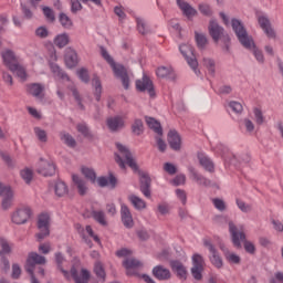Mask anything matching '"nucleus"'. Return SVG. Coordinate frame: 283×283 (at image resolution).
Segmentation results:
<instances>
[{"label": "nucleus", "instance_id": "1", "mask_svg": "<svg viewBox=\"0 0 283 283\" xmlns=\"http://www.w3.org/2000/svg\"><path fill=\"white\" fill-rule=\"evenodd\" d=\"M231 27L233 32L237 34V38L241 45H243L245 50H253V54L256 61H259V63H264V54H262V51L255 48V42L253 41V38L247 32V29L244 28V24H242V21L238 19H232Z\"/></svg>", "mask_w": 283, "mask_h": 283}, {"label": "nucleus", "instance_id": "2", "mask_svg": "<svg viewBox=\"0 0 283 283\" xmlns=\"http://www.w3.org/2000/svg\"><path fill=\"white\" fill-rule=\"evenodd\" d=\"M229 231L231 234L232 244L233 247H235V249H242L243 242V248L245 252L250 253V255H255V244L247 240V234L244 232L238 231V227H235V223H233V221L229 222Z\"/></svg>", "mask_w": 283, "mask_h": 283}, {"label": "nucleus", "instance_id": "3", "mask_svg": "<svg viewBox=\"0 0 283 283\" xmlns=\"http://www.w3.org/2000/svg\"><path fill=\"white\" fill-rule=\"evenodd\" d=\"M101 54L107 64L113 69L115 76L120 78L124 90H129V75L127 74V69L120 64L116 65V62H114L112 55H109L107 50L103 46L101 48Z\"/></svg>", "mask_w": 283, "mask_h": 283}, {"label": "nucleus", "instance_id": "4", "mask_svg": "<svg viewBox=\"0 0 283 283\" xmlns=\"http://www.w3.org/2000/svg\"><path fill=\"white\" fill-rule=\"evenodd\" d=\"M208 32L211 36V39L214 41V43H218L220 39H223L226 43V50L229 51V35H224V28H222L218 21L216 20H210L209 25H208Z\"/></svg>", "mask_w": 283, "mask_h": 283}, {"label": "nucleus", "instance_id": "5", "mask_svg": "<svg viewBox=\"0 0 283 283\" xmlns=\"http://www.w3.org/2000/svg\"><path fill=\"white\" fill-rule=\"evenodd\" d=\"M39 233L35 234L38 242H43L50 235V214L42 213L38 218Z\"/></svg>", "mask_w": 283, "mask_h": 283}, {"label": "nucleus", "instance_id": "6", "mask_svg": "<svg viewBox=\"0 0 283 283\" xmlns=\"http://www.w3.org/2000/svg\"><path fill=\"white\" fill-rule=\"evenodd\" d=\"M179 51L185 56L188 65L193 70L195 74H200V71L198 70V60L196 59V55H193V48L188 44H181L179 46Z\"/></svg>", "mask_w": 283, "mask_h": 283}, {"label": "nucleus", "instance_id": "7", "mask_svg": "<svg viewBox=\"0 0 283 283\" xmlns=\"http://www.w3.org/2000/svg\"><path fill=\"white\" fill-rule=\"evenodd\" d=\"M203 247H206V249H208L211 253V255L209 256L211 264L216 266V269H222V258H220V254H218V250L216 249V245L211 243V240L203 239Z\"/></svg>", "mask_w": 283, "mask_h": 283}, {"label": "nucleus", "instance_id": "8", "mask_svg": "<svg viewBox=\"0 0 283 283\" xmlns=\"http://www.w3.org/2000/svg\"><path fill=\"white\" fill-rule=\"evenodd\" d=\"M0 198H2V209L8 211L12 207V201L14 200V192L9 186L0 184Z\"/></svg>", "mask_w": 283, "mask_h": 283}, {"label": "nucleus", "instance_id": "9", "mask_svg": "<svg viewBox=\"0 0 283 283\" xmlns=\"http://www.w3.org/2000/svg\"><path fill=\"white\" fill-rule=\"evenodd\" d=\"M136 90L138 92H147L150 98L156 96V91L154 90V82L149 78V76L144 75L142 80L136 81Z\"/></svg>", "mask_w": 283, "mask_h": 283}, {"label": "nucleus", "instance_id": "10", "mask_svg": "<svg viewBox=\"0 0 283 283\" xmlns=\"http://www.w3.org/2000/svg\"><path fill=\"white\" fill-rule=\"evenodd\" d=\"M31 217L32 210L30 208H20L12 213L11 222H13V224H25Z\"/></svg>", "mask_w": 283, "mask_h": 283}, {"label": "nucleus", "instance_id": "11", "mask_svg": "<svg viewBox=\"0 0 283 283\" xmlns=\"http://www.w3.org/2000/svg\"><path fill=\"white\" fill-rule=\"evenodd\" d=\"M36 171L40 174V176L48 178V176H54V174H56V166L54 163L43 160V158H41Z\"/></svg>", "mask_w": 283, "mask_h": 283}, {"label": "nucleus", "instance_id": "12", "mask_svg": "<svg viewBox=\"0 0 283 283\" xmlns=\"http://www.w3.org/2000/svg\"><path fill=\"white\" fill-rule=\"evenodd\" d=\"M123 266L126 269L127 275H136V271L143 269V262L138 261V259L126 258L123 261Z\"/></svg>", "mask_w": 283, "mask_h": 283}, {"label": "nucleus", "instance_id": "13", "mask_svg": "<svg viewBox=\"0 0 283 283\" xmlns=\"http://www.w3.org/2000/svg\"><path fill=\"white\" fill-rule=\"evenodd\" d=\"M188 171L190 175V179L193 180V182H197L199 187H211V181L207 179V177L199 174L193 166H189Z\"/></svg>", "mask_w": 283, "mask_h": 283}, {"label": "nucleus", "instance_id": "14", "mask_svg": "<svg viewBox=\"0 0 283 283\" xmlns=\"http://www.w3.org/2000/svg\"><path fill=\"white\" fill-rule=\"evenodd\" d=\"M116 147L122 156L126 159V165H128L133 171H138V164H136V160H134L132 151H129L127 147L123 146V144H116Z\"/></svg>", "mask_w": 283, "mask_h": 283}, {"label": "nucleus", "instance_id": "15", "mask_svg": "<svg viewBox=\"0 0 283 283\" xmlns=\"http://www.w3.org/2000/svg\"><path fill=\"white\" fill-rule=\"evenodd\" d=\"M120 217H122V222L126 229L134 228V217L132 216V211L129 210V207H127V205L125 203L120 205Z\"/></svg>", "mask_w": 283, "mask_h": 283}, {"label": "nucleus", "instance_id": "16", "mask_svg": "<svg viewBox=\"0 0 283 283\" xmlns=\"http://www.w3.org/2000/svg\"><path fill=\"white\" fill-rule=\"evenodd\" d=\"M1 56L8 70H11V67H14V65L19 64V59L17 57V54L10 49H6L4 51H2Z\"/></svg>", "mask_w": 283, "mask_h": 283}, {"label": "nucleus", "instance_id": "17", "mask_svg": "<svg viewBox=\"0 0 283 283\" xmlns=\"http://www.w3.org/2000/svg\"><path fill=\"white\" fill-rule=\"evenodd\" d=\"M258 22L261 30H263V32L266 34V36H269V39H275V31L271 27V21L266 15H259Z\"/></svg>", "mask_w": 283, "mask_h": 283}, {"label": "nucleus", "instance_id": "18", "mask_svg": "<svg viewBox=\"0 0 283 283\" xmlns=\"http://www.w3.org/2000/svg\"><path fill=\"white\" fill-rule=\"evenodd\" d=\"M139 189L146 198H151V178H149V175L142 174L139 179Z\"/></svg>", "mask_w": 283, "mask_h": 283}, {"label": "nucleus", "instance_id": "19", "mask_svg": "<svg viewBox=\"0 0 283 283\" xmlns=\"http://www.w3.org/2000/svg\"><path fill=\"white\" fill-rule=\"evenodd\" d=\"M71 276L75 283H90V271L82 269L81 275H78V270L75 266L71 268Z\"/></svg>", "mask_w": 283, "mask_h": 283}, {"label": "nucleus", "instance_id": "20", "mask_svg": "<svg viewBox=\"0 0 283 283\" xmlns=\"http://www.w3.org/2000/svg\"><path fill=\"white\" fill-rule=\"evenodd\" d=\"M181 144L182 139L180 138V134H178L175 129L169 130L168 145H170V149H174V151H180Z\"/></svg>", "mask_w": 283, "mask_h": 283}, {"label": "nucleus", "instance_id": "21", "mask_svg": "<svg viewBox=\"0 0 283 283\" xmlns=\"http://www.w3.org/2000/svg\"><path fill=\"white\" fill-rule=\"evenodd\" d=\"M97 185L98 187H109V189H116V186L118 185V179L114 174L109 172L108 178L107 177H98L97 178Z\"/></svg>", "mask_w": 283, "mask_h": 283}, {"label": "nucleus", "instance_id": "22", "mask_svg": "<svg viewBox=\"0 0 283 283\" xmlns=\"http://www.w3.org/2000/svg\"><path fill=\"white\" fill-rule=\"evenodd\" d=\"M170 269L177 274L179 280H187V268H185L182 262L178 260L170 261Z\"/></svg>", "mask_w": 283, "mask_h": 283}, {"label": "nucleus", "instance_id": "23", "mask_svg": "<svg viewBox=\"0 0 283 283\" xmlns=\"http://www.w3.org/2000/svg\"><path fill=\"white\" fill-rule=\"evenodd\" d=\"M197 158L199 160L200 166L203 167L206 171H209V174H213L216 171L213 161L207 155H205L203 153H198Z\"/></svg>", "mask_w": 283, "mask_h": 283}, {"label": "nucleus", "instance_id": "24", "mask_svg": "<svg viewBox=\"0 0 283 283\" xmlns=\"http://www.w3.org/2000/svg\"><path fill=\"white\" fill-rule=\"evenodd\" d=\"M106 125L112 132H118L125 127V120H123V117L120 116L108 117L106 119Z\"/></svg>", "mask_w": 283, "mask_h": 283}, {"label": "nucleus", "instance_id": "25", "mask_svg": "<svg viewBox=\"0 0 283 283\" xmlns=\"http://www.w3.org/2000/svg\"><path fill=\"white\" fill-rule=\"evenodd\" d=\"M153 275L157 280L165 281V280H171V271L169 269L163 266V265H156L153 269Z\"/></svg>", "mask_w": 283, "mask_h": 283}, {"label": "nucleus", "instance_id": "26", "mask_svg": "<svg viewBox=\"0 0 283 283\" xmlns=\"http://www.w3.org/2000/svg\"><path fill=\"white\" fill-rule=\"evenodd\" d=\"M53 191L57 198H65L70 193V188L63 180H56L53 184Z\"/></svg>", "mask_w": 283, "mask_h": 283}, {"label": "nucleus", "instance_id": "27", "mask_svg": "<svg viewBox=\"0 0 283 283\" xmlns=\"http://www.w3.org/2000/svg\"><path fill=\"white\" fill-rule=\"evenodd\" d=\"M45 91V86L39 83L27 84V92L34 96V98H43V92Z\"/></svg>", "mask_w": 283, "mask_h": 283}, {"label": "nucleus", "instance_id": "28", "mask_svg": "<svg viewBox=\"0 0 283 283\" xmlns=\"http://www.w3.org/2000/svg\"><path fill=\"white\" fill-rule=\"evenodd\" d=\"M177 6L184 12L187 19H191V17H196L198 14V11L193 9L191 4H189L188 2H185V0H177Z\"/></svg>", "mask_w": 283, "mask_h": 283}, {"label": "nucleus", "instance_id": "29", "mask_svg": "<svg viewBox=\"0 0 283 283\" xmlns=\"http://www.w3.org/2000/svg\"><path fill=\"white\" fill-rule=\"evenodd\" d=\"M64 61L67 67H76L78 65V55L73 49H67L64 55Z\"/></svg>", "mask_w": 283, "mask_h": 283}, {"label": "nucleus", "instance_id": "30", "mask_svg": "<svg viewBox=\"0 0 283 283\" xmlns=\"http://www.w3.org/2000/svg\"><path fill=\"white\" fill-rule=\"evenodd\" d=\"M156 74L159 78H168V81H176V73L171 67H167V66L158 67Z\"/></svg>", "mask_w": 283, "mask_h": 283}, {"label": "nucleus", "instance_id": "31", "mask_svg": "<svg viewBox=\"0 0 283 283\" xmlns=\"http://www.w3.org/2000/svg\"><path fill=\"white\" fill-rule=\"evenodd\" d=\"M220 249L223 251L224 258L230 264H240L242 262L240 255L230 252L229 249L224 248L222 244L220 245Z\"/></svg>", "mask_w": 283, "mask_h": 283}, {"label": "nucleus", "instance_id": "32", "mask_svg": "<svg viewBox=\"0 0 283 283\" xmlns=\"http://www.w3.org/2000/svg\"><path fill=\"white\" fill-rule=\"evenodd\" d=\"M72 180L76 186L80 196H85V193H87V184L85 180H83V178L78 177L77 175H73Z\"/></svg>", "mask_w": 283, "mask_h": 283}, {"label": "nucleus", "instance_id": "33", "mask_svg": "<svg viewBox=\"0 0 283 283\" xmlns=\"http://www.w3.org/2000/svg\"><path fill=\"white\" fill-rule=\"evenodd\" d=\"M60 140H62V143H64V145L71 149L76 147V139H74V137L65 130L60 132Z\"/></svg>", "mask_w": 283, "mask_h": 283}, {"label": "nucleus", "instance_id": "34", "mask_svg": "<svg viewBox=\"0 0 283 283\" xmlns=\"http://www.w3.org/2000/svg\"><path fill=\"white\" fill-rule=\"evenodd\" d=\"M10 72H13V74H17L18 78H20L23 83L28 81V72L25 71V67H23L21 64H14V66H11L9 69Z\"/></svg>", "mask_w": 283, "mask_h": 283}, {"label": "nucleus", "instance_id": "35", "mask_svg": "<svg viewBox=\"0 0 283 283\" xmlns=\"http://www.w3.org/2000/svg\"><path fill=\"white\" fill-rule=\"evenodd\" d=\"M13 244L8 241V239L1 237L0 238V256L10 255L12 253Z\"/></svg>", "mask_w": 283, "mask_h": 283}, {"label": "nucleus", "instance_id": "36", "mask_svg": "<svg viewBox=\"0 0 283 283\" xmlns=\"http://www.w3.org/2000/svg\"><path fill=\"white\" fill-rule=\"evenodd\" d=\"M146 123L148 127L154 130L155 134H158V136H163V126L160 125V122L156 120V118L153 117H146Z\"/></svg>", "mask_w": 283, "mask_h": 283}, {"label": "nucleus", "instance_id": "37", "mask_svg": "<svg viewBox=\"0 0 283 283\" xmlns=\"http://www.w3.org/2000/svg\"><path fill=\"white\" fill-rule=\"evenodd\" d=\"M55 262L57 264L59 271H61V273H63V275L66 280H70V272H67V270L63 269V262H65V258L63 256V254L61 252L55 253Z\"/></svg>", "mask_w": 283, "mask_h": 283}, {"label": "nucleus", "instance_id": "38", "mask_svg": "<svg viewBox=\"0 0 283 283\" xmlns=\"http://www.w3.org/2000/svg\"><path fill=\"white\" fill-rule=\"evenodd\" d=\"M53 42H54V45H56V48L61 50L65 48L67 43H70V35L67 33L59 34L57 36H55Z\"/></svg>", "mask_w": 283, "mask_h": 283}, {"label": "nucleus", "instance_id": "39", "mask_svg": "<svg viewBox=\"0 0 283 283\" xmlns=\"http://www.w3.org/2000/svg\"><path fill=\"white\" fill-rule=\"evenodd\" d=\"M128 200L137 210L147 208V203L145 202V200L140 199V197H137L136 195H130L128 197Z\"/></svg>", "mask_w": 283, "mask_h": 283}, {"label": "nucleus", "instance_id": "40", "mask_svg": "<svg viewBox=\"0 0 283 283\" xmlns=\"http://www.w3.org/2000/svg\"><path fill=\"white\" fill-rule=\"evenodd\" d=\"M92 85L95 87V99L98 102L101 101V94H103V85L101 84V78H98L96 75H94L92 80Z\"/></svg>", "mask_w": 283, "mask_h": 283}, {"label": "nucleus", "instance_id": "41", "mask_svg": "<svg viewBox=\"0 0 283 283\" xmlns=\"http://www.w3.org/2000/svg\"><path fill=\"white\" fill-rule=\"evenodd\" d=\"M195 40L199 50H205V48H207V44L209 43V40H207V35H205V33H198V31L195 32Z\"/></svg>", "mask_w": 283, "mask_h": 283}, {"label": "nucleus", "instance_id": "42", "mask_svg": "<svg viewBox=\"0 0 283 283\" xmlns=\"http://www.w3.org/2000/svg\"><path fill=\"white\" fill-rule=\"evenodd\" d=\"M202 65L206 67L211 74V76H216V61L211 57H203L202 59Z\"/></svg>", "mask_w": 283, "mask_h": 283}, {"label": "nucleus", "instance_id": "43", "mask_svg": "<svg viewBox=\"0 0 283 283\" xmlns=\"http://www.w3.org/2000/svg\"><path fill=\"white\" fill-rule=\"evenodd\" d=\"M51 71L54 73L57 78H62V81H70V76L59 66V64L51 63Z\"/></svg>", "mask_w": 283, "mask_h": 283}, {"label": "nucleus", "instance_id": "44", "mask_svg": "<svg viewBox=\"0 0 283 283\" xmlns=\"http://www.w3.org/2000/svg\"><path fill=\"white\" fill-rule=\"evenodd\" d=\"M143 132H145V126L143 125V119H135L132 125V133L135 136H142Z\"/></svg>", "mask_w": 283, "mask_h": 283}, {"label": "nucleus", "instance_id": "45", "mask_svg": "<svg viewBox=\"0 0 283 283\" xmlns=\"http://www.w3.org/2000/svg\"><path fill=\"white\" fill-rule=\"evenodd\" d=\"M92 218L95 222H98V224H102V227H107V220L105 219V212L103 211H92Z\"/></svg>", "mask_w": 283, "mask_h": 283}, {"label": "nucleus", "instance_id": "46", "mask_svg": "<svg viewBox=\"0 0 283 283\" xmlns=\"http://www.w3.org/2000/svg\"><path fill=\"white\" fill-rule=\"evenodd\" d=\"M59 21L62 28H64L65 30H72V27L74 25L72 19H70V17H67V14L65 13H60Z\"/></svg>", "mask_w": 283, "mask_h": 283}, {"label": "nucleus", "instance_id": "47", "mask_svg": "<svg viewBox=\"0 0 283 283\" xmlns=\"http://www.w3.org/2000/svg\"><path fill=\"white\" fill-rule=\"evenodd\" d=\"M82 174L86 178V180H90L92 185L96 182V171L92 168L82 167Z\"/></svg>", "mask_w": 283, "mask_h": 283}, {"label": "nucleus", "instance_id": "48", "mask_svg": "<svg viewBox=\"0 0 283 283\" xmlns=\"http://www.w3.org/2000/svg\"><path fill=\"white\" fill-rule=\"evenodd\" d=\"M76 129L80 134H82V136H84V138H88L90 140L94 138V135L92 134V132H90V127H87V124H77Z\"/></svg>", "mask_w": 283, "mask_h": 283}, {"label": "nucleus", "instance_id": "49", "mask_svg": "<svg viewBox=\"0 0 283 283\" xmlns=\"http://www.w3.org/2000/svg\"><path fill=\"white\" fill-rule=\"evenodd\" d=\"M20 175L27 185H30V182H32V178H34V172L30 168L22 169Z\"/></svg>", "mask_w": 283, "mask_h": 283}, {"label": "nucleus", "instance_id": "50", "mask_svg": "<svg viewBox=\"0 0 283 283\" xmlns=\"http://www.w3.org/2000/svg\"><path fill=\"white\" fill-rule=\"evenodd\" d=\"M94 273L97 277H99V280L105 282L106 274H105V268H103V263L101 262L95 263Z\"/></svg>", "mask_w": 283, "mask_h": 283}, {"label": "nucleus", "instance_id": "51", "mask_svg": "<svg viewBox=\"0 0 283 283\" xmlns=\"http://www.w3.org/2000/svg\"><path fill=\"white\" fill-rule=\"evenodd\" d=\"M235 202L242 213H251V211H253V206L242 201L241 199H237Z\"/></svg>", "mask_w": 283, "mask_h": 283}, {"label": "nucleus", "instance_id": "52", "mask_svg": "<svg viewBox=\"0 0 283 283\" xmlns=\"http://www.w3.org/2000/svg\"><path fill=\"white\" fill-rule=\"evenodd\" d=\"M71 92H72L73 97L75 98L80 109L85 111V105H83V98H81V94L78 93V90L74 86H71Z\"/></svg>", "mask_w": 283, "mask_h": 283}, {"label": "nucleus", "instance_id": "53", "mask_svg": "<svg viewBox=\"0 0 283 283\" xmlns=\"http://www.w3.org/2000/svg\"><path fill=\"white\" fill-rule=\"evenodd\" d=\"M0 157L2 158L3 163H6V165L11 169L17 165V161H14V159H12L8 153L0 151Z\"/></svg>", "mask_w": 283, "mask_h": 283}, {"label": "nucleus", "instance_id": "54", "mask_svg": "<svg viewBox=\"0 0 283 283\" xmlns=\"http://www.w3.org/2000/svg\"><path fill=\"white\" fill-rule=\"evenodd\" d=\"M34 134L40 143H45L48 140V133L41 127H34Z\"/></svg>", "mask_w": 283, "mask_h": 283}, {"label": "nucleus", "instance_id": "55", "mask_svg": "<svg viewBox=\"0 0 283 283\" xmlns=\"http://www.w3.org/2000/svg\"><path fill=\"white\" fill-rule=\"evenodd\" d=\"M192 264V266L205 269V259L200 254H193Z\"/></svg>", "mask_w": 283, "mask_h": 283}, {"label": "nucleus", "instance_id": "56", "mask_svg": "<svg viewBox=\"0 0 283 283\" xmlns=\"http://www.w3.org/2000/svg\"><path fill=\"white\" fill-rule=\"evenodd\" d=\"M164 171H166V174H169V176H175V174H178V168L171 163H165Z\"/></svg>", "mask_w": 283, "mask_h": 283}, {"label": "nucleus", "instance_id": "57", "mask_svg": "<svg viewBox=\"0 0 283 283\" xmlns=\"http://www.w3.org/2000/svg\"><path fill=\"white\" fill-rule=\"evenodd\" d=\"M77 76L83 83H90V73L87 72V69H80L77 71Z\"/></svg>", "mask_w": 283, "mask_h": 283}, {"label": "nucleus", "instance_id": "58", "mask_svg": "<svg viewBox=\"0 0 283 283\" xmlns=\"http://www.w3.org/2000/svg\"><path fill=\"white\" fill-rule=\"evenodd\" d=\"M202 271H205V268L192 266L191 268L192 277H195L197 281L202 280Z\"/></svg>", "mask_w": 283, "mask_h": 283}, {"label": "nucleus", "instance_id": "59", "mask_svg": "<svg viewBox=\"0 0 283 283\" xmlns=\"http://www.w3.org/2000/svg\"><path fill=\"white\" fill-rule=\"evenodd\" d=\"M0 266L1 271L4 273H8L10 271V260H8V256H0Z\"/></svg>", "mask_w": 283, "mask_h": 283}, {"label": "nucleus", "instance_id": "60", "mask_svg": "<svg viewBox=\"0 0 283 283\" xmlns=\"http://www.w3.org/2000/svg\"><path fill=\"white\" fill-rule=\"evenodd\" d=\"M35 35L39 36V39H48L50 36V31H48V28L40 27L35 30Z\"/></svg>", "mask_w": 283, "mask_h": 283}, {"label": "nucleus", "instance_id": "61", "mask_svg": "<svg viewBox=\"0 0 283 283\" xmlns=\"http://www.w3.org/2000/svg\"><path fill=\"white\" fill-rule=\"evenodd\" d=\"M11 277L13 280H19V277H21V266L19 265V263H13L12 264Z\"/></svg>", "mask_w": 283, "mask_h": 283}, {"label": "nucleus", "instance_id": "62", "mask_svg": "<svg viewBox=\"0 0 283 283\" xmlns=\"http://www.w3.org/2000/svg\"><path fill=\"white\" fill-rule=\"evenodd\" d=\"M137 30L140 34H147L149 32L147 24L140 19H137Z\"/></svg>", "mask_w": 283, "mask_h": 283}, {"label": "nucleus", "instance_id": "63", "mask_svg": "<svg viewBox=\"0 0 283 283\" xmlns=\"http://www.w3.org/2000/svg\"><path fill=\"white\" fill-rule=\"evenodd\" d=\"M254 116H255L256 125H262L264 123V115L262 114V109L254 108Z\"/></svg>", "mask_w": 283, "mask_h": 283}, {"label": "nucleus", "instance_id": "64", "mask_svg": "<svg viewBox=\"0 0 283 283\" xmlns=\"http://www.w3.org/2000/svg\"><path fill=\"white\" fill-rule=\"evenodd\" d=\"M270 283H283V273L276 272L274 277L271 279Z\"/></svg>", "mask_w": 283, "mask_h": 283}]
</instances>
